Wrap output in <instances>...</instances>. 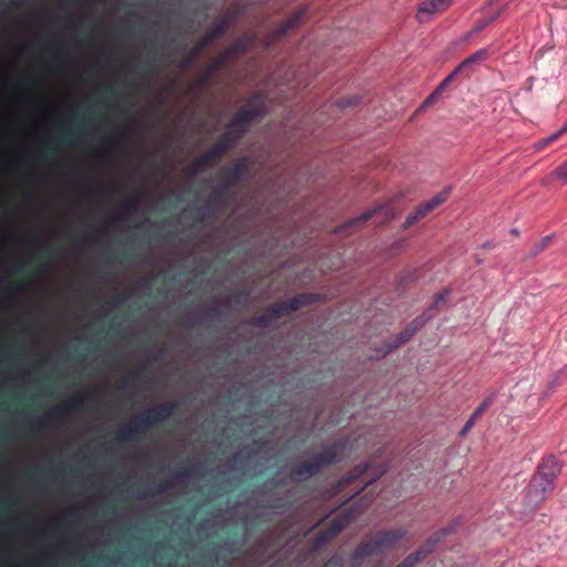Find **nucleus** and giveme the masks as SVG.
<instances>
[{
    "label": "nucleus",
    "mask_w": 567,
    "mask_h": 567,
    "mask_svg": "<svg viewBox=\"0 0 567 567\" xmlns=\"http://www.w3.org/2000/svg\"><path fill=\"white\" fill-rule=\"evenodd\" d=\"M91 400V392L74 394L68 400L54 405L42 415L33 419L30 423V426L33 430L58 427L63 423L65 415L82 409Z\"/></svg>",
    "instance_id": "obj_1"
},
{
    "label": "nucleus",
    "mask_w": 567,
    "mask_h": 567,
    "mask_svg": "<svg viewBox=\"0 0 567 567\" xmlns=\"http://www.w3.org/2000/svg\"><path fill=\"white\" fill-rule=\"evenodd\" d=\"M347 442H338L328 446L322 453L317 454L312 461L296 464L290 473L295 481H303L316 475L324 465L339 462L344 456Z\"/></svg>",
    "instance_id": "obj_2"
},
{
    "label": "nucleus",
    "mask_w": 567,
    "mask_h": 567,
    "mask_svg": "<svg viewBox=\"0 0 567 567\" xmlns=\"http://www.w3.org/2000/svg\"><path fill=\"white\" fill-rule=\"evenodd\" d=\"M408 535L406 529L395 528L377 532L373 537L362 542L352 555V565L358 567L370 555L380 553L383 548L391 547Z\"/></svg>",
    "instance_id": "obj_3"
},
{
    "label": "nucleus",
    "mask_w": 567,
    "mask_h": 567,
    "mask_svg": "<svg viewBox=\"0 0 567 567\" xmlns=\"http://www.w3.org/2000/svg\"><path fill=\"white\" fill-rule=\"evenodd\" d=\"M316 296L311 293H301L287 301H282L276 303L271 308H269L265 313L254 319V324L258 327H267L275 319L280 317L284 313H289L298 310L301 306L311 303L315 300Z\"/></svg>",
    "instance_id": "obj_4"
},
{
    "label": "nucleus",
    "mask_w": 567,
    "mask_h": 567,
    "mask_svg": "<svg viewBox=\"0 0 567 567\" xmlns=\"http://www.w3.org/2000/svg\"><path fill=\"white\" fill-rule=\"evenodd\" d=\"M432 317L433 312H430V310L426 309L422 315L416 317L403 331L396 334L394 341L386 344L385 350H379L377 354L372 357V359H382L394 349L408 342Z\"/></svg>",
    "instance_id": "obj_5"
},
{
    "label": "nucleus",
    "mask_w": 567,
    "mask_h": 567,
    "mask_svg": "<svg viewBox=\"0 0 567 567\" xmlns=\"http://www.w3.org/2000/svg\"><path fill=\"white\" fill-rule=\"evenodd\" d=\"M554 488V482L534 475L528 485L526 494L532 508L537 509L540 504L553 493Z\"/></svg>",
    "instance_id": "obj_6"
},
{
    "label": "nucleus",
    "mask_w": 567,
    "mask_h": 567,
    "mask_svg": "<svg viewBox=\"0 0 567 567\" xmlns=\"http://www.w3.org/2000/svg\"><path fill=\"white\" fill-rule=\"evenodd\" d=\"M453 0H423L417 8L415 18L420 23L430 22L436 14L444 12Z\"/></svg>",
    "instance_id": "obj_7"
},
{
    "label": "nucleus",
    "mask_w": 567,
    "mask_h": 567,
    "mask_svg": "<svg viewBox=\"0 0 567 567\" xmlns=\"http://www.w3.org/2000/svg\"><path fill=\"white\" fill-rule=\"evenodd\" d=\"M177 404L175 402H165L156 404L143 412L148 425L157 424L166 421L175 411Z\"/></svg>",
    "instance_id": "obj_8"
},
{
    "label": "nucleus",
    "mask_w": 567,
    "mask_h": 567,
    "mask_svg": "<svg viewBox=\"0 0 567 567\" xmlns=\"http://www.w3.org/2000/svg\"><path fill=\"white\" fill-rule=\"evenodd\" d=\"M349 519V515L346 514L344 517L331 520L329 526L319 532V534L315 537V546L321 547L322 545L331 540L333 537H336L344 528Z\"/></svg>",
    "instance_id": "obj_9"
},
{
    "label": "nucleus",
    "mask_w": 567,
    "mask_h": 567,
    "mask_svg": "<svg viewBox=\"0 0 567 567\" xmlns=\"http://www.w3.org/2000/svg\"><path fill=\"white\" fill-rule=\"evenodd\" d=\"M560 471L561 467L557 458L554 455H548L543 457L542 462L537 466V472L535 475L555 483Z\"/></svg>",
    "instance_id": "obj_10"
},
{
    "label": "nucleus",
    "mask_w": 567,
    "mask_h": 567,
    "mask_svg": "<svg viewBox=\"0 0 567 567\" xmlns=\"http://www.w3.org/2000/svg\"><path fill=\"white\" fill-rule=\"evenodd\" d=\"M434 543H435V540H433V542L432 540H426L423 546H421L419 549H416L415 551H413L410 555H408L395 567H413V566H415L419 561L423 560L430 554L433 553V544Z\"/></svg>",
    "instance_id": "obj_11"
},
{
    "label": "nucleus",
    "mask_w": 567,
    "mask_h": 567,
    "mask_svg": "<svg viewBox=\"0 0 567 567\" xmlns=\"http://www.w3.org/2000/svg\"><path fill=\"white\" fill-rule=\"evenodd\" d=\"M404 199V194L402 192H395L381 200L378 202L375 207L371 213H384L394 209H399L402 200Z\"/></svg>",
    "instance_id": "obj_12"
},
{
    "label": "nucleus",
    "mask_w": 567,
    "mask_h": 567,
    "mask_svg": "<svg viewBox=\"0 0 567 567\" xmlns=\"http://www.w3.org/2000/svg\"><path fill=\"white\" fill-rule=\"evenodd\" d=\"M495 400L494 395H489L485 398L478 406L474 410V412L470 415L468 420L464 424L463 429L460 431V436L464 437L468 431L473 427L477 419L493 404Z\"/></svg>",
    "instance_id": "obj_13"
},
{
    "label": "nucleus",
    "mask_w": 567,
    "mask_h": 567,
    "mask_svg": "<svg viewBox=\"0 0 567 567\" xmlns=\"http://www.w3.org/2000/svg\"><path fill=\"white\" fill-rule=\"evenodd\" d=\"M449 198V190H442L433 196H431L429 199L424 200L422 204H420L414 213H429L431 210L440 208Z\"/></svg>",
    "instance_id": "obj_14"
},
{
    "label": "nucleus",
    "mask_w": 567,
    "mask_h": 567,
    "mask_svg": "<svg viewBox=\"0 0 567 567\" xmlns=\"http://www.w3.org/2000/svg\"><path fill=\"white\" fill-rule=\"evenodd\" d=\"M256 116L257 113L249 110H244L239 112L229 123L227 127L228 134L241 132L246 127L247 123Z\"/></svg>",
    "instance_id": "obj_15"
},
{
    "label": "nucleus",
    "mask_w": 567,
    "mask_h": 567,
    "mask_svg": "<svg viewBox=\"0 0 567 567\" xmlns=\"http://www.w3.org/2000/svg\"><path fill=\"white\" fill-rule=\"evenodd\" d=\"M28 286H29V282H20V284L8 287L0 295V306L11 302V301H16L19 298H21L23 292L28 288Z\"/></svg>",
    "instance_id": "obj_16"
},
{
    "label": "nucleus",
    "mask_w": 567,
    "mask_h": 567,
    "mask_svg": "<svg viewBox=\"0 0 567 567\" xmlns=\"http://www.w3.org/2000/svg\"><path fill=\"white\" fill-rule=\"evenodd\" d=\"M461 518H455L453 522H451L450 524L434 533L432 536H430L427 540H435V543L433 544V551L446 536L454 534L461 526Z\"/></svg>",
    "instance_id": "obj_17"
},
{
    "label": "nucleus",
    "mask_w": 567,
    "mask_h": 567,
    "mask_svg": "<svg viewBox=\"0 0 567 567\" xmlns=\"http://www.w3.org/2000/svg\"><path fill=\"white\" fill-rule=\"evenodd\" d=\"M486 56H487L486 49L478 50V51L474 52L473 54H471L468 58H466L462 63H460L457 65V71H463L464 69L470 68V66L485 60Z\"/></svg>",
    "instance_id": "obj_18"
},
{
    "label": "nucleus",
    "mask_w": 567,
    "mask_h": 567,
    "mask_svg": "<svg viewBox=\"0 0 567 567\" xmlns=\"http://www.w3.org/2000/svg\"><path fill=\"white\" fill-rule=\"evenodd\" d=\"M373 466H372V463L371 462H367V463H363V464H360V465H357L355 467H353L348 474L347 476L344 477V481L346 482H351V481H354L357 478H359L363 473L368 472L369 470H371Z\"/></svg>",
    "instance_id": "obj_19"
},
{
    "label": "nucleus",
    "mask_w": 567,
    "mask_h": 567,
    "mask_svg": "<svg viewBox=\"0 0 567 567\" xmlns=\"http://www.w3.org/2000/svg\"><path fill=\"white\" fill-rule=\"evenodd\" d=\"M551 241V236H545L540 240H538L530 251L527 254L526 258H533L536 257L540 251H543L545 248L549 246Z\"/></svg>",
    "instance_id": "obj_20"
},
{
    "label": "nucleus",
    "mask_w": 567,
    "mask_h": 567,
    "mask_svg": "<svg viewBox=\"0 0 567 567\" xmlns=\"http://www.w3.org/2000/svg\"><path fill=\"white\" fill-rule=\"evenodd\" d=\"M135 435L141 434L145 431L148 425L143 413L138 414L134 420L130 421Z\"/></svg>",
    "instance_id": "obj_21"
},
{
    "label": "nucleus",
    "mask_w": 567,
    "mask_h": 567,
    "mask_svg": "<svg viewBox=\"0 0 567 567\" xmlns=\"http://www.w3.org/2000/svg\"><path fill=\"white\" fill-rule=\"evenodd\" d=\"M450 293V289H443L442 291L436 293L432 305L427 308V310H430V312H433V310L439 308L442 303L446 302Z\"/></svg>",
    "instance_id": "obj_22"
},
{
    "label": "nucleus",
    "mask_w": 567,
    "mask_h": 567,
    "mask_svg": "<svg viewBox=\"0 0 567 567\" xmlns=\"http://www.w3.org/2000/svg\"><path fill=\"white\" fill-rule=\"evenodd\" d=\"M550 177L558 179L561 184H567V161L553 171Z\"/></svg>",
    "instance_id": "obj_23"
},
{
    "label": "nucleus",
    "mask_w": 567,
    "mask_h": 567,
    "mask_svg": "<svg viewBox=\"0 0 567 567\" xmlns=\"http://www.w3.org/2000/svg\"><path fill=\"white\" fill-rule=\"evenodd\" d=\"M173 486L174 485L171 480L164 481V482L157 484L153 489L147 492L146 496H156V495L163 494L166 491H168L169 488H172Z\"/></svg>",
    "instance_id": "obj_24"
},
{
    "label": "nucleus",
    "mask_w": 567,
    "mask_h": 567,
    "mask_svg": "<svg viewBox=\"0 0 567 567\" xmlns=\"http://www.w3.org/2000/svg\"><path fill=\"white\" fill-rule=\"evenodd\" d=\"M135 436V433L133 431V427L131 423H126L123 425L117 432H116V439L120 441L130 440Z\"/></svg>",
    "instance_id": "obj_25"
},
{
    "label": "nucleus",
    "mask_w": 567,
    "mask_h": 567,
    "mask_svg": "<svg viewBox=\"0 0 567 567\" xmlns=\"http://www.w3.org/2000/svg\"><path fill=\"white\" fill-rule=\"evenodd\" d=\"M373 215H367V214H363V215H358L357 218L350 220L349 223H347L344 226L342 227H338L334 231L336 233H342L344 228L349 227V226H354V225H362L364 224L368 219H370Z\"/></svg>",
    "instance_id": "obj_26"
},
{
    "label": "nucleus",
    "mask_w": 567,
    "mask_h": 567,
    "mask_svg": "<svg viewBox=\"0 0 567 567\" xmlns=\"http://www.w3.org/2000/svg\"><path fill=\"white\" fill-rule=\"evenodd\" d=\"M28 527L37 535H45L49 533L50 524H28Z\"/></svg>",
    "instance_id": "obj_27"
},
{
    "label": "nucleus",
    "mask_w": 567,
    "mask_h": 567,
    "mask_svg": "<svg viewBox=\"0 0 567 567\" xmlns=\"http://www.w3.org/2000/svg\"><path fill=\"white\" fill-rule=\"evenodd\" d=\"M189 477V472L187 470L178 471L174 474L172 478H169L173 482V485L184 483Z\"/></svg>",
    "instance_id": "obj_28"
},
{
    "label": "nucleus",
    "mask_w": 567,
    "mask_h": 567,
    "mask_svg": "<svg viewBox=\"0 0 567 567\" xmlns=\"http://www.w3.org/2000/svg\"><path fill=\"white\" fill-rule=\"evenodd\" d=\"M386 471H388V465H386V464H380V465H378V466H377V468H375V475H374L372 478H370V480L365 483V485H364V486H368V485L372 484V483H373L378 477H380V476L384 475V474L386 473Z\"/></svg>",
    "instance_id": "obj_29"
},
{
    "label": "nucleus",
    "mask_w": 567,
    "mask_h": 567,
    "mask_svg": "<svg viewBox=\"0 0 567 567\" xmlns=\"http://www.w3.org/2000/svg\"><path fill=\"white\" fill-rule=\"evenodd\" d=\"M342 558L338 555L332 556L322 567H341Z\"/></svg>",
    "instance_id": "obj_30"
},
{
    "label": "nucleus",
    "mask_w": 567,
    "mask_h": 567,
    "mask_svg": "<svg viewBox=\"0 0 567 567\" xmlns=\"http://www.w3.org/2000/svg\"><path fill=\"white\" fill-rule=\"evenodd\" d=\"M566 131H563V127L557 131L556 133L551 134L550 136H548L547 138H545L542 143H540V146H545L554 141H556L559 136H561Z\"/></svg>",
    "instance_id": "obj_31"
},
{
    "label": "nucleus",
    "mask_w": 567,
    "mask_h": 567,
    "mask_svg": "<svg viewBox=\"0 0 567 567\" xmlns=\"http://www.w3.org/2000/svg\"><path fill=\"white\" fill-rule=\"evenodd\" d=\"M419 216L420 215H409L405 221L403 223L402 228L406 229L408 227L416 224L420 220Z\"/></svg>",
    "instance_id": "obj_32"
},
{
    "label": "nucleus",
    "mask_w": 567,
    "mask_h": 567,
    "mask_svg": "<svg viewBox=\"0 0 567 567\" xmlns=\"http://www.w3.org/2000/svg\"><path fill=\"white\" fill-rule=\"evenodd\" d=\"M221 302L219 301H214L209 308H208V313L212 315V316H216L220 312V307H221Z\"/></svg>",
    "instance_id": "obj_33"
},
{
    "label": "nucleus",
    "mask_w": 567,
    "mask_h": 567,
    "mask_svg": "<svg viewBox=\"0 0 567 567\" xmlns=\"http://www.w3.org/2000/svg\"><path fill=\"white\" fill-rule=\"evenodd\" d=\"M79 514V507L72 506L64 511L63 516L75 518Z\"/></svg>",
    "instance_id": "obj_34"
},
{
    "label": "nucleus",
    "mask_w": 567,
    "mask_h": 567,
    "mask_svg": "<svg viewBox=\"0 0 567 567\" xmlns=\"http://www.w3.org/2000/svg\"><path fill=\"white\" fill-rule=\"evenodd\" d=\"M51 266H52V265H51L50 262H45V264H41V265H39V264H38L39 272H40L41 275H43V274H45V272L50 271V270H51V269H50V268H51Z\"/></svg>",
    "instance_id": "obj_35"
},
{
    "label": "nucleus",
    "mask_w": 567,
    "mask_h": 567,
    "mask_svg": "<svg viewBox=\"0 0 567 567\" xmlns=\"http://www.w3.org/2000/svg\"><path fill=\"white\" fill-rule=\"evenodd\" d=\"M127 297L125 295H120L114 299V306L122 305L126 301Z\"/></svg>",
    "instance_id": "obj_36"
},
{
    "label": "nucleus",
    "mask_w": 567,
    "mask_h": 567,
    "mask_svg": "<svg viewBox=\"0 0 567 567\" xmlns=\"http://www.w3.org/2000/svg\"><path fill=\"white\" fill-rule=\"evenodd\" d=\"M462 71H457V66L454 69V71L445 79L443 84H446L447 82L452 81L458 73Z\"/></svg>",
    "instance_id": "obj_37"
},
{
    "label": "nucleus",
    "mask_w": 567,
    "mask_h": 567,
    "mask_svg": "<svg viewBox=\"0 0 567 567\" xmlns=\"http://www.w3.org/2000/svg\"><path fill=\"white\" fill-rule=\"evenodd\" d=\"M103 233V230L101 228H97L95 229L92 235H91V239H97V237Z\"/></svg>",
    "instance_id": "obj_38"
},
{
    "label": "nucleus",
    "mask_w": 567,
    "mask_h": 567,
    "mask_svg": "<svg viewBox=\"0 0 567 567\" xmlns=\"http://www.w3.org/2000/svg\"><path fill=\"white\" fill-rule=\"evenodd\" d=\"M68 250L72 252L73 255H76L79 252L78 247L75 245H70L68 247Z\"/></svg>",
    "instance_id": "obj_39"
},
{
    "label": "nucleus",
    "mask_w": 567,
    "mask_h": 567,
    "mask_svg": "<svg viewBox=\"0 0 567 567\" xmlns=\"http://www.w3.org/2000/svg\"><path fill=\"white\" fill-rule=\"evenodd\" d=\"M111 217H114V219H124L125 217H127L128 215H122V214H118V215H110Z\"/></svg>",
    "instance_id": "obj_40"
},
{
    "label": "nucleus",
    "mask_w": 567,
    "mask_h": 567,
    "mask_svg": "<svg viewBox=\"0 0 567 567\" xmlns=\"http://www.w3.org/2000/svg\"><path fill=\"white\" fill-rule=\"evenodd\" d=\"M138 284H144L147 289H150V282L145 278H142Z\"/></svg>",
    "instance_id": "obj_41"
},
{
    "label": "nucleus",
    "mask_w": 567,
    "mask_h": 567,
    "mask_svg": "<svg viewBox=\"0 0 567 567\" xmlns=\"http://www.w3.org/2000/svg\"><path fill=\"white\" fill-rule=\"evenodd\" d=\"M404 245H405V240H399V241H396V243H395V246H396L398 248H401V247H403Z\"/></svg>",
    "instance_id": "obj_42"
},
{
    "label": "nucleus",
    "mask_w": 567,
    "mask_h": 567,
    "mask_svg": "<svg viewBox=\"0 0 567 567\" xmlns=\"http://www.w3.org/2000/svg\"><path fill=\"white\" fill-rule=\"evenodd\" d=\"M32 247H37V248H38V250H39V249H40V240L38 239V241H37V243H33V244H32Z\"/></svg>",
    "instance_id": "obj_43"
},
{
    "label": "nucleus",
    "mask_w": 567,
    "mask_h": 567,
    "mask_svg": "<svg viewBox=\"0 0 567 567\" xmlns=\"http://www.w3.org/2000/svg\"><path fill=\"white\" fill-rule=\"evenodd\" d=\"M511 233L515 236H518V230L516 228H512L511 229Z\"/></svg>",
    "instance_id": "obj_44"
},
{
    "label": "nucleus",
    "mask_w": 567,
    "mask_h": 567,
    "mask_svg": "<svg viewBox=\"0 0 567 567\" xmlns=\"http://www.w3.org/2000/svg\"><path fill=\"white\" fill-rule=\"evenodd\" d=\"M11 567H28V565H25V564H16V565H13Z\"/></svg>",
    "instance_id": "obj_45"
},
{
    "label": "nucleus",
    "mask_w": 567,
    "mask_h": 567,
    "mask_svg": "<svg viewBox=\"0 0 567 567\" xmlns=\"http://www.w3.org/2000/svg\"><path fill=\"white\" fill-rule=\"evenodd\" d=\"M563 131L567 132V123L563 126Z\"/></svg>",
    "instance_id": "obj_46"
},
{
    "label": "nucleus",
    "mask_w": 567,
    "mask_h": 567,
    "mask_svg": "<svg viewBox=\"0 0 567 567\" xmlns=\"http://www.w3.org/2000/svg\"><path fill=\"white\" fill-rule=\"evenodd\" d=\"M241 453H243V452H240V453L236 454V455H235V460H237V458L240 456V454H241Z\"/></svg>",
    "instance_id": "obj_47"
},
{
    "label": "nucleus",
    "mask_w": 567,
    "mask_h": 567,
    "mask_svg": "<svg viewBox=\"0 0 567 567\" xmlns=\"http://www.w3.org/2000/svg\"><path fill=\"white\" fill-rule=\"evenodd\" d=\"M396 216H398V215L392 214V215H391V219H394Z\"/></svg>",
    "instance_id": "obj_48"
},
{
    "label": "nucleus",
    "mask_w": 567,
    "mask_h": 567,
    "mask_svg": "<svg viewBox=\"0 0 567 567\" xmlns=\"http://www.w3.org/2000/svg\"><path fill=\"white\" fill-rule=\"evenodd\" d=\"M200 216H202V217H206L207 215H205V214H202ZM202 220H204V218H202Z\"/></svg>",
    "instance_id": "obj_49"
}]
</instances>
